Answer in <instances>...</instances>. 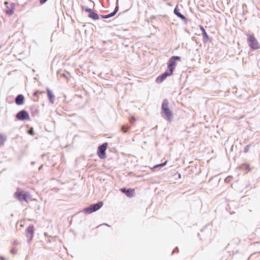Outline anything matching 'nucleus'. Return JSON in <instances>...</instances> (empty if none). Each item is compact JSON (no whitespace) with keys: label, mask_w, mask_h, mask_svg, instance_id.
Returning a JSON list of instances; mask_svg holds the SVG:
<instances>
[{"label":"nucleus","mask_w":260,"mask_h":260,"mask_svg":"<svg viewBox=\"0 0 260 260\" xmlns=\"http://www.w3.org/2000/svg\"><path fill=\"white\" fill-rule=\"evenodd\" d=\"M16 252H17V250L15 248H13L11 250V252L13 254H15V253H16Z\"/></svg>","instance_id":"22"},{"label":"nucleus","mask_w":260,"mask_h":260,"mask_svg":"<svg viewBox=\"0 0 260 260\" xmlns=\"http://www.w3.org/2000/svg\"><path fill=\"white\" fill-rule=\"evenodd\" d=\"M173 74L170 72H167L159 76L156 79V82L157 83H161L164 80H165L167 77L170 76Z\"/></svg>","instance_id":"8"},{"label":"nucleus","mask_w":260,"mask_h":260,"mask_svg":"<svg viewBox=\"0 0 260 260\" xmlns=\"http://www.w3.org/2000/svg\"><path fill=\"white\" fill-rule=\"evenodd\" d=\"M103 205L102 202H100L97 204L91 205L89 207L84 209L85 212L90 214L95 212L100 209Z\"/></svg>","instance_id":"4"},{"label":"nucleus","mask_w":260,"mask_h":260,"mask_svg":"<svg viewBox=\"0 0 260 260\" xmlns=\"http://www.w3.org/2000/svg\"><path fill=\"white\" fill-rule=\"evenodd\" d=\"M24 101V96L22 94H19L15 99V103L17 105H21L23 104Z\"/></svg>","instance_id":"11"},{"label":"nucleus","mask_w":260,"mask_h":260,"mask_svg":"<svg viewBox=\"0 0 260 260\" xmlns=\"http://www.w3.org/2000/svg\"><path fill=\"white\" fill-rule=\"evenodd\" d=\"M16 118L20 120H28L30 118L28 113L25 110L19 111L16 115Z\"/></svg>","instance_id":"7"},{"label":"nucleus","mask_w":260,"mask_h":260,"mask_svg":"<svg viewBox=\"0 0 260 260\" xmlns=\"http://www.w3.org/2000/svg\"><path fill=\"white\" fill-rule=\"evenodd\" d=\"M201 30H202V32H203V36H204V37H208V35H207V34L206 33V31H205V29H204L203 27H201Z\"/></svg>","instance_id":"19"},{"label":"nucleus","mask_w":260,"mask_h":260,"mask_svg":"<svg viewBox=\"0 0 260 260\" xmlns=\"http://www.w3.org/2000/svg\"><path fill=\"white\" fill-rule=\"evenodd\" d=\"M28 133L30 135H34V129L32 127L30 128V129L28 131Z\"/></svg>","instance_id":"20"},{"label":"nucleus","mask_w":260,"mask_h":260,"mask_svg":"<svg viewBox=\"0 0 260 260\" xmlns=\"http://www.w3.org/2000/svg\"><path fill=\"white\" fill-rule=\"evenodd\" d=\"M88 16L93 20H98L99 18L98 15L93 11L92 12L89 14Z\"/></svg>","instance_id":"14"},{"label":"nucleus","mask_w":260,"mask_h":260,"mask_svg":"<svg viewBox=\"0 0 260 260\" xmlns=\"http://www.w3.org/2000/svg\"><path fill=\"white\" fill-rule=\"evenodd\" d=\"M47 92L48 98H49L50 102L51 103H54V100H53L54 95H53V93L49 89H47Z\"/></svg>","instance_id":"13"},{"label":"nucleus","mask_w":260,"mask_h":260,"mask_svg":"<svg viewBox=\"0 0 260 260\" xmlns=\"http://www.w3.org/2000/svg\"><path fill=\"white\" fill-rule=\"evenodd\" d=\"M118 7H116V8L115 9V10H114V12H115V14L116 13V12H117V10H118Z\"/></svg>","instance_id":"27"},{"label":"nucleus","mask_w":260,"mask_h":260,"mask_svg":"<svg viewBox=\"0 0 260 260\" xmlns=\"http://www.w3.org/2000/svg\"><path fill=\"white\" fill-rule=\"evenodd\" d=\"M107 146L108 144L107 143H105L98 147V155L100 158L104 159L106 157V150L107 149Z\"/></svg>","instance_id":"5"},{"label":"nucleus","mask_w":260,"mask_h":260,"mask_svg":"<svg viewBox=\"0 0 260 260\" xmlns=\"http://www.w3.org/2000/svg\"><path fill=\"white\" fill-rule=\"evenodd\" d=\"M15 197L19 201H27L28 194L24 191L18 189L15 193Z\"/></svg>","instance_id":"6"},{"label":"nucleus","mask_w":260,"mask_h":260,"mask_svg":"<svg viewBox=\"0 0 260 260\" xmlns=\"http://www.w3.org/2000/svg\"><path fill=\"white\" fill-rule=\"evenodd\" d=\"M14 7L11 9H7L6 10V13L8 15H12L14 12Z\"/></svg>","instance_id":"16"},{"label":"nucleus","mask_w":260,"mask_h":260,"mask_svg":"<svg viewBox=\"0 0 260 260\" xmlns=\"http://www.w3.org/2000/svg\"><path fill=\"white\" fill-rule=\"evenodd\" d=\"M85 11L89 13V14H90L91 12H92V10L90 9H89V8H86L85 9Z\"/></svg>","instance_id":"23"},{"label":"nucleus","mask_w":260,"mask_h":260,"mask_svg":"<svg viewBox=\"0 0 260 260\" xmlns=\"http://www.w3.org/2000/svg\"><path fill=\"white\" fill-rule=\"evenodd\" d=\"M120 190L129 198L133 197L135 193V189L133 188L126 189L125 188H122L120 189Z\"/></svg>","instance_id":"9"},{"label":"nucleus","mask_w":260,"mask_h":260,"mask_svg":"<svg viewBox=\"0 0 260 260\" xmlns=\"http://www.w3.org/2000/svg\"><path fill=\"white\" fill-rule=\"evenodd\" d=\"M249 147H250V145H247V146L245 147V148H244V152H245V153H247V152H248V151H249Z\"/></svg>","instance_id":"21"},{"label":"nucleus","mask_w":260,"mask_h":260,"mask_svg":"<svg viewBox=\"0 0 260 260\" xmlns=\"http://www.w3.org/2000/svg\"><path fill=\"white\" fill-rule=\"evenodd\" d=\"M34 227L32 225H29L26 229L27 236L30 240H31L34 236Z\"/></svg>","instance_id":"10"},{"label":"nucleus","mask_w":260,"mask_h":260,"mask_svg":"<svg viewBox=\"0 0 260 260\" xmlns=\"http://www.w3.org/2000/svg\"><path fill=\"white\" fill-rule=\"evenodd\" d=\"M174 12L178 17L180 18L182 20H186V17L179 12L178 6H177L175 7Z\"/></svg>","instance_id":"12"},{"label":"nucleus","mask_w":260,"mask_h":260,"mask_svg":"<svg viewBox=\"0 0 260 260\" xmlns=\"http://www.w3.org/2000/svg\"><path fill=\"white\" fill-rule=\"evenodd\" d=\"M247 42L249 47L253 50L260 49V45L253 34L247 35Z\"/></svg>","instance_id":"2"},{"label":"nucleus","mask_w":260,"mask_h":260,"mask_svg":"<svg viewBox=\"0 0 260 260\" xmlns=\"http://www.w3.org/2000/svg\"><path fill=\"white\" fill-rule=\"evenodd\" d=\"M6 139H7L5 136L0 134V147L4 144Z\"/></svg>","instance_id":"15"},{"label":"nucleus","mask_w":260,"mask_h":260,"mask_svg":"<svg viewBox=\"0 0 260 260\" xmlns=\"http://www.w3.org/2000/svg\"><path fill=\"white\" fill-rule=\"evenodd\" d=\"M128 129V126H125V125H123V126H122V127L121 128V131L123 133H125L127 132Z\"/></svg>","instance_id":"17"},{"label":"nucleus","mask_w":260,"mask_h":260,"mask_svg":"<svg viewBox=\"0 0 260 260\" xmlns=\"http://www.w3.org/2000/svg\"><path fill=\"white\" fill-rule=\"evenodd\" d=\"M161 113L164 115L166 119L169 121L172 120L173 113L169 107V101L167 99L164 100L162 103Z\"/></svg>","instance_id":"1"},{"label":"nucleus","mask_w":260,"mask_h":260,"mask_svg":"<svg viewBox=\"0 0 260 260\" xmlns=\"http://www.w3.org/2000/svg\"><path fill=\"white\" fill-rule=\"evenodd\" d=\"M115 14V12H113L110 14H108L109 18L113 16Z\"/></svg>","instance_id":"24"},{"label":"nucleus","mask_w":260,"mask_h":260,"mask_svg":"<svg viewBox=\"0 0 260 260\" xmlns=\"http://www.w3.org/2000/svg\"><path fill=\"white\" fill-rule=\"evenodd\" d=\"M167 163V161H166L165 162L162 163V164H158V165H157L156 166H155L153 168H157V167H163V166H165Z\"/></svg>","instance_id":"18"},{"label":"nucleus","mask_w":260,"mask_h":260,"mask_svg":"<svg viewBox=\"0 0 260 260\" xmlns=\"http://www.w3.org/2000/svg\"><path fill=\"white\" fill-rule=\"evenodd\" d=\"M47 0H40V3L41 4L45 3Z\"/></svg>","instance_id":"25"},{"label":"nucleus","mask_w":260,"mask_h":260,"mask_svg":"<svg viewBox=\"0 0 260 260\" xmlns=\"http://www.w3.org/2000/svg\"><path fill=\"white\" fill-rule=\"evenodd\" d=\"M0 258H1V260H5L4 258L3 257H1Z\"/></svg>","instance_id":"28"},{"label":"nucleus","mask_w":260,"mask_h":260,"mask_svg":"<svg viewBox=\"0 0 260 260\" xmlns=\"http://www.w3.org/2000/svg\"><path fill=\"white\" fill-rule=\"evenodd\" d=\"M180 60V57L179 56H174L171 57L168 61V69L169 71L173 73L174 70L177 65L176 61Z\"/></svg>","instance_id":"3"},{"label":"nucleus","mask_w":260,"mask_h":260,"mask_svg":"<svg viewBox=\"0 0 260 260\" xmlns=\"http://www.w3.org/2000/svg\"><path fill=\"white\" fill-rule=\"evenodd\" d=\"M103 17L104 18H109L108 15L103 16Z\"/></svg>","instance_id":"26"}]
</instances>
